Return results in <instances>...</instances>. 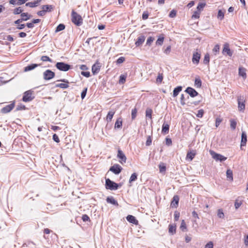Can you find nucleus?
I'll return each instance as SVG.
<instances>
[{"mask_svg": "<svg viewBox=\"0 0 248 248\" xmlns=\"http://www.w3.org/2000/svg\"><path fill=\"white\" fill-rule=\"evenodd\" d=\"M71 16L72 22L76 25L79 26L82 24L83 20L81 16L74 10L72 11Z\"/></svg>", "mask_w": 248, "mask_h": 248, "instance_id": "nucleus-1", "label": "nucleus"}, {"mask_svg": "<svg viewBox=\"0 0 248 248\" xmlns=\"http://www.w3.org/2000/svg\"><path fill=\"white\" fill-rule=\"evenodd\" d=\"M105 187L106 189L111 190H117L119 187L118 184L110 180L109 178L106 179Z\"/></svg>", "mask_w": 248, "mask_h": 248, "instance_id": "nucleus-2", "label": "nucleus"}, {"mask_svg": "<svg viewBox=\"0 0 248 248\" xmlns=\"http://www.w3.org/2000/svg\"><path fill=\"white\" fill-rule=\"evenodd\" d=\"M55 66L58 69L62 71H67L71 68L70 65L63 62H58Z\"/></svg>", "mask_w": 248, "mask_h": 248, "instance_id": "nucleus-3", "label": "nucleus"}, {"mask_svg": "<svg viewBox=\"0 0 248 248\" xmlns=\"http://www.w3.org/2000/svg\"><path fill=\"white\" fill-rule=\"evenodd\" d=\"M210 153L212 155V157L216 161H219L220 162L224 161L227 159V157L223 155L217 154L213 151H210Z\"/></svg>", "mask_w": 248, "mask_h": 248, "instance_id": "nucleus-4", "label": "nucleus"}, {"mask_svg": "<svg viewBox=\"0 0 248 248\" xmlns=\"http://www.w3.org/2000/svg\"><path fill=\"white\" fill-rule=\"evenodd\" d=\"M55 73L50 70H46L43 73V78L45 80H48L55 77Z\"/></svg>", "mask_w": 248, "mask_h": 248, "instance_id": "nucleus-5", "label": "nucleus"}, {"mask_svg": "<svg viewBox=\"0 0 248 248\" xmlns=\"http://www.w3.org/2000/svg\"><path fill=\"white\" fill-rule=\"evenodd\" d=\"M238 108L239 111H243L245 108V100L243 96H239L237 97Z\"/></svg>", "mask_w": 248, "mask_h": 248, "instance_id": "nucleus-6", "label": "nucleus"}, {"mask_svg": "<svg viewBox=\"0 0 248 248\" xmlns=\"http://www.w3.org/2000/svg\"><path fill=\"white\" fill-rule=\"evenodd\" d=\"M15 101H13L11 103L8 105L6 106L5 107L2 108L1 109V112L2 113H7L10 112L15 107Z\"/></svg>", "mask_w": 248, "mask_h": 248, "instance_id": "nucleus-7", "label": "nucleus"}, {"mask_svg": "<svg viewBox=\"0 0 248 248\" xmlns=\"http://www.w3.org/2000/svg\"><path fill=\"white\" fill-rule=\"evenodd\" d=\"M33 99L32 97V92L30 91H26L24 93L22 100L24 102H27L31 101Z\"/></svg>", "mask_w": 248, "mask_h": 248, "instance_id": "nucleus-8", "label": "nucleus"}, {"mask_svg": "<svg viewBox=\"0 0 248 248\" xmlns=\"http://www.w3.org/2000/svg\"><path fill=\"white\" fill-rule=\"evenodd\" d=\"M122 170V168L119 164H115L111 166L109 170L113 172L115 174H119Z\"/></svg>", "mask_w": 248, "mask_h": 248, "instance_id": "nucleus-9", "label": "nucleus"}, {"mask_svg": "<svg viewBox=\"0 0 248 248\" xmlns=\"http://www.w3.org/2000/svg\"><path fill=\"white\" fill-rule=\"evenodd\" d=\"M117 157L120 159L119 162L122 164L126 162V157L123 152L120 149H119L118 151Z\"/></svg>", "mask_w": 248, "mask_h": 248, "instance_id": "nucleus-10", "label": "nucleus"}, {"mask_svg": "<svg viewBox=\"0 0 248 248\" xmlns=\"http://www.w3.org/2000/svg\"><path fill=\"white\" fill-rule=\"evenodd\" d=\"M222 53L223 54H226L230 57H231L232 55V51L231 50L229 47V45L228 43L224 44L223 46V48L222 50Z\"/></svg>", "mask_w": 248, "mask_h": 248, "instance_id": "nucleus-11", "label": "nucleus"}, {"mask_svg": "<svg viewBox=\"0 0 248 248\" xmlns=\"http://www.w3.org/2000/svg\"><path fill=\"white\" fill-rule=\"evenodd\" d=\"M201 58V54L199 52H194L193 54L192 61L194 64L196 65L199 63V61Z\"/></svg>", "mask_w": 248, "mask_h": 248, "instance_id": "nucleus-12", "label": "nucleus"}, {"mask_svg": "<svg viewBox=\"0 0 248 248\" xmlns=\"http://www.w3.org/2000/svg\"><path fill=\"white\" fill-rule=\"evenodd\" d=\"M185 92L192 97H194L198 94V93L191 87H187Z\"/></svg>", "mask_w": 248, "mask_h": 248, "instance_id": "nucleus-13", "label": "nucleus"}, {"mask_svg": "<svg viewBox=\"0 0 248 248\" xmlns=\"http://www.w3.org/2000/svg\"><path fill=\"white\" fill-rule=\"evenodd\" d=\"M59 81L64 82V83H60L56 85V87H60L62 89H66L69 86L68 83H69L68 81L65 79H60Z\"/></svg>", "mask_w": 248, "mask_h": 248, "instance_id": "nucleus-14", "label": "nucleus"}, {"mask_svg": "<svg viewBox=\"0 0 248 248\" xmlns=\"http://www.w3.org/2000/svg\"><path fill=\"white\" fill-rule=\"evenodd\" d=\"M238 71L239 75L242 77L244 79H245L247 78L246 68L242 67H240L239 68Z\"/></svg>", "mask_w": 248, "mask_h": 248, "instance_id": "nucleus-15", "label": "nucleus"}, {"mask_svg": "<svg viewBox=\"0 0 248 248\" xmlns=\"http://www.w3.org/2000/svg\"><path fill=\"white\" fill-rule=\"evenodd\" d=\"M247 141V134L245 132H242L241 135V148L242 146H245Z\"/></svg>", "mask_w": 248, "mask_h": 248, "instance_id": "nucleus-16", "label": "nucleus"}, {"mask_svg": "<svg viewBox=\"0 0 248 248\" xmlns=\"http://www.w3.org/2000/svg\"><path fill=\"white\" fill-rule=\"evenodd\" d=\"M54 7L51 5H44L42 7V10L46 13V12H51L53 10Z\"/></svg>", "mask_w": 248, "mask_h": 248, "instance_id": "nucleus-17", "label": "nucleus"}, {"mask_svg": "<svg viewBox=\"0 0 248 248\" xmlns=\"http://www.w3.org/2000/svg\"><path fill=\"white\" fill-rule=\"evenodd\" d=\"M145 38L144 36H140L138 38L137 41L135 42L136 46H139L141 45L144 42Z\"/></svg>", "mask_w": 248, "mask_h": 248, "instance_id": "nucleus-18", "label": "nucleus"}, {"mask_svg": "<svg viewBox=\"0 0 248 248\" xmlns=\"http://www.w3.org/2000/svg\"><path fill=\"white\" fill-rule=\"evenodd\" d=\"M179 198L178 196L175 195L173 197L172 201L171 203V205L172 207H176L178 206V202H179Z\"/></svg>", "mask_w": 248, "mask_h": 248, "instance_id": "nucleus-19", "label": "nucleus"}, {"mask_svg": "<svg viewBox=\"0 0 248 248\" xmlns=\"http://www.w3.org/2000/svg\"><path fill=\"white\" fill-rule=\"evenodd\" d=\"M108 203H111L113 205L118 206V202L115 200L113 197H108L106 199Z\"/></svg>", "mask_w": 248, "mask_h": 248, "instance_id": "nucleus-20", "label": "nucleus"}, {"mask_svg": "<svg viewBox=\"0 0 248 248\" xmlns=\"http://www.w3.org/2000/svg\"><path fill=\"white\" fill-rule=\"evenodd\" d=\"M126 219L130 223H132L134 224H137L138 222V220L136 219V218L132 215L127 216L126 217Z\"/></svg>", "mask_w": 248, "mask_h": 248, "instance_id": "nucleus-21", "label": "nucleus"}, {"mask_svg": "<svg viewBox=\"0 0 248 248\" xmlns=\"http://www.w3.org/2000/svg\"><path fill=\"white\" fill-rule=\"evenodd\" d=\"M40 65V64H34V63L31 64L25 67L24 71L27 72V71L32 70Z\"/></svg>", "mask_w": 248, "mask_h": 248, "instance_id": "nucleus-22", "label": "nucleus"}, {"mask_svg": "<svg viewBox=\"0 0 248 248\" xmlns=\"http://www.w3.org/2000/svg\"><path fill=\"white\" fill-rule=\"evenodd\" d=\"M100 69V67L98 65L95 64H93L92 67V71L93 75H96L97 74Z\"/></svg>", "mask_w": 248, "mask_h": 248, "instance_id": "nucleus-23", "label": "nucleus"}, {"mask_svg": "<svg viewBox=\"0 0 248 248\" xmlns=\"http://www.w3.org/2000/svg\"><path fill=\"white\" fill-rule=\"evenodd\" d=\"M169 125L164 123L162 125V133L164 134H167L169 132Z\"/></svg>", "mask_w": 248, "mask_h": 248, "instance_id": "nucleus-24", "label": "nucleus"}, {"mask_svg": "<svg viewBox=\"0 0 248 248\" xmlns=\"http://www.w3.org/2000/svg\"><path fill=\"white\" fill-rule=\"evenodd\" d=\"M226 176L227 179L232 181L233 180V174L232 170L228 169L226 171Z\"/></svg>", "mask_w": 248, "mask_h": 248, "instance_id": "nucleus-25", "label": "nucleus"}, {"mask_svg": "<svg viewBox=\"0 0 248 248\" xmlns=\"http://www.w3.org/2000/svg\"><path fill=\"white\" fill-rule=\"evenodd\" d=\"M182 86H178L174 88L173 91V97H176L178 95L179 93L182 91Z\"/></svg>", "mask_w": 248, "mask_h": 248, "instance_id": "nucleus-26", "label": "nucleus"}, {"mask_svg": "<svg viewBox=\"0 0 248 248\" xmlns=\"http://www.w3.org/2000/svg\"><path fill=\"white\" fill-rule=\"evenodd\" d=\"M115 114V111L113 110L109 111L107 116V121L109 122H110Z\"/></svg>", "mask_w": 248, "mask_h": 248, "instance_id": "nucleus-27", "label": "nucleus"}, {"mask_svg": "<svg viewBox=\"0 0 248 248\" xmlns=\"http://www.w3.org/2000/svg\"><path fill=\"white\" fill-rule=\"evenodd\" d=\"M122 126V120L121 118L117 120L115 124V128H120Z\"/></svg>", "mask_w": 248, "mask_h": 248, "instance_id": "nucleus-28", "label": "nucleus"}, {"mask_svg": "<svg viewBox=\"0 0 248 248\" xmlns=\"http://www.w3.org/2000/svg\"><path fill=\"white\" fill-rule=\"evenodd\" d=\"M220 49V46L218 44L216 45L212 49V52L215 55H217V54L219 53Z\"/></svg>", "mask_w": 248, "mask_h": 248, "instance_id": "nucleus-29", "label": "nucleus"}, {"mask_svg": "<svg viewBox=\"0 0 248 248\" xmlns=\"http://www.w3.org/2000/svg\"><path fill=\"white\" fill-rule=\"evenodd\" d=\"M209 62H210V56H209V54L208 53H206L205 55H204V59H203V63L204 64H209Z\"/></svg>", "mask_w": 248, "mask_h": 248, "instance_id": "nucleus-30", "label": "nucleus"}, {"mask_svg": "<svg viewBox=\"0 0 248 248\" xmlns=\"http://www.w3.org/2000/svg\"><path fill=\"white\" fill-rule=\"evenodd\" d=\"M137 177L138 174L136 173H133L130 177L129 183H131L135 181L137 179Z\"/></svg>", "mask_w": 248, "mask_h": 248, "instance_id": "nucleus-31", "label": "nucleus"}, {"mask_svg": "<svg viewBox=\"0 0 248 248\" xmlns=\"http://www.w3.org/2000/svg\"><path fill=\"white\" fill-rule=\"evenodd\" d=\"M195 86L197 88H200L202 86V81L200 78H196L195 79Z\"/></svg>", "mask_w": 248, "mask_h": 248, "instance_id": "nucleus-32", "label": "nucleus"}, {"mask_svg": "<svg viewBox=\"0 0 248 248\" xmlns=\"http://www.w3.org/2000/svg\"><path fill=\"white\" fill-rule=\"evenodd\" d=\"M159 168L160 172L163 173V172H164L166 171V167L164 163H161L159 165Z\"/></svg>", "mask_w": 248, "mask_h": 248, "instance_id": "nucleus-33", "label": "nucleus"}, {"mask_svg": "<svg viewBox=\"0 0 248 248\" xmlns=\"http://www.w3.org/2000/svg\"><path fill=\"white\" fill-rule=\"evenodd\" d=\"M65 29V25L63 24H60L56 28L55 32H58L63 30Z\"/></svg>", "mask_w": 248, "mask_h": 248, "instance_id": "nucleus-34", "label": "nucleus"}, {"mask_svg": "<svg viewBox=\"0 0 248 248\" xmlns=\"http://www.w3.org/2000/svg\"><path fill=\"white\" fill-rule=\"evenodd\" d=\"M22 12L23 10L22 9V8L20 7H18L14 9L13 14L14 15H18L20 14H21V13H22Z\"/></svg>", "mask_w": 248, "mask_h": 248, "instance_id": "nucleus-35", "label": "nucleus"}, {"mask_svg": "<svg viewBox=\"0 0 248 248\" xmlns=\"http://www.w3.org/2000/svg\"><path fill=\"white\" fill-rule=\"evenodd\" d=\"M196 154L194 152H190L187 153L186 155V158H189L190 160H192Z\"/></svg>", "mask_w": 248, "mask_h": 248, "instance_id": "nucleus-36", "label": "nucleus"}, {"mask_svg": "<svg viewBox=\"0 0 248 248\" xmlns=\"http://www.w3.org/2000/svg\"><path fill=\"white\" fill-rule=\"evenodd\" d=\"M217 217L220 218H223L224 217V214L222 209L217 210Z\"/></svg>", "mask_w": 248, "mask_h": 248, "instance_id": "nucleus-37", "label": "nucleus"}, {"mask_svg": "<svg viewBox=\"0 0 248 248\" xmlns=\"http://www.w3.org/2000/svg\"><path fill=\"white\" fill-rule=\"evenodd\" d=\"M200 14H201V12L198 10H196V11H195L194 12V13L192 16V18H199L200 17Z\"/></svg>", "mask_w": 248, "mask_h": 248, "instance_id": "nucleus-38", "label": "nucleus"}, {"mask_svg": "<svg viewBox=\"0 0 248 248\" xmlns=\"http://www.w3.org/2000/svg\"><path fill=\"white\" fill-rule=\"evenodd\" d=\"M126 76L124 75H121L120 76L119 83L123 84L125 82Z\"/></svg>", "mask_w": 248, "mask_h": 248, "instance_id": "nucleus-39", "label": "nucleus"}, {"mask_svg": "<svg viewBox=\"0 0 248 248\" xmlns=\"http://www.w3.org/2000/svg\"><path fill=\"white\" fill-rule=\"evenodd\" d=\"M205 3H202V2L199 3L197 7V10L201 12L203 10V9L205 7Z\"/></svg>", "mask_w": 248, "mask_h": 248, "instance_id": "nucleus-40", "label": "nucleus"}, {"mask_svg": "<svg viewBox=\"0 0 248 248\" xmlns=\"http://www.w3.org/2000/svg\"><path fill=\"white\" fill-rule=\"evenodd\" d=\"M164 39V37H159L156 42V45L161 46L163 43Z\"/></svg>", "mask_w": 248, "mask_h": 248, "instance_id": "nucleus-41", "label": "nucleus"}, {"mask_svg": "<svg viewBox=\"0 0 248 248\" xmlns=\"http://www.w3.org/2000/svg\"><path fill=\"white\" fill-rule=\"evenodd\" d=\"M21 17L27 18V21L31 18V16L28 13H23L21 14Z\"/></svg>", "mask_w": 248, "mask_h": 248, "instance_id": "nucleus-42", "label": "nucleus"}, {"mask_svg": "<svg viewBox=\"0 0 248 248\" xmlns=\"http://www.w3.org/2000/svg\"><path fill=\"white\" fill-rule=\"evenodd\" d=\"M41 60L43 62H52V60L47 56H42Z\"/></svg>", "mask_w": 248, "mask_h": 248, "instance_id": "nucleus-43", "label": "nucleus"}, {"mask_svg": "<svg viewBox=\"0 0 248 248\" xmlns=\"http://www.w3.org/2000/svg\"><path fill=\"white\" fill-rule=\"evenodd\" d=\"M137 113V110L136 108H134L132 109V112H131V118L132 120H134L135 119Z\"/></svg>", "mask_w": 248, "mask_h": 248, "instance_id": "nucleus-44", "label": "nucleus"}, {"mask_svg": "<svg viewBox=\"0 0 248 248\" xmlns=\"http://www.w3.org/2000/svg\"><path fill=\"white\" fill-rule=\"evenodd\" d=\"M26 6H29L30 7H34L37 6V3L33 2H29L26 3Z\"/></svg>", "mask_w": 248, "mask_h": 248, "instance_id": "nucleus-45", "label": "nucleus"}, {"mask_svg": "<svg viewBox=\"0 0 248 248\" xmlns=\"http://www.w3.org/2000/svg\"><path fill=\"white\" fill-rule=\"evenodd\" d=\"M27 21V18L21 17V18L18 19L17 20L14 21L15 24H19L23 21Z\"/></svg>", "mask_w": 248, "mask_h": 248, "instance_id": "nucleus-46", "label": "nucleus"}, {"mask_svg": "<svg viewBox=\"0 0 248 248\" xmlns=\"http://www.w3.org/2000/svg\"><path fill=\"white\" fill-rule=\"evenodd\" d=\"M230 126L232 129H235L236 126V122L233 120H231Z\"/></svg>", "mask_w": 248, "mask_h": 248, "instance_id": "nucleus-47", "label": "nucleus"}, {"mask_svg": "<svg viewBox=\"0 0 248 248\" xmlns=\"http://www.w3.org/2000/svg\"><path fill=\"white\" fill-rule=\"evenodd\" d=\"M154 38L153 37H149L148 38L146 42V45L150 46L152 43L154 41Z\"/></svg>", "mask_w": 248, "mask_h": 248, "instance_id": "nucleus-48", "label": "nucleus"}, {"mask_svg": "<svg viewBox=\"0 0 248 248\" xmlns=\"http://www.w3.org/2000/svg\"><path fill=\"white\" fill-rule=\"evenodd\" d=\"M180 228L183 231H184L186 228V224L184 220H183L181 222Z\"/></svg>", "mask_w": 248, "mask_h": 248, "instance_id": "nucleus-49", "label": "nucleus"}, {"mask_svg": "<svg viewBox=\"0 0 248 248\" xmlns=\"http://www.w3.org/2000/svg\"><path fill=\"white\" fill-rule=\"evenodd\" d=\"M217 17L220 20H222L224 18V13L220 10H219L218 12Z\"/></svg>", "mask_w": 248, "mask_h": 248, "instance_id": "nucleus-50", "label": "nucleus"}, {"mask_svg": "<svg viewBox=\"0 0 248 248\" xmlns=\"http://www.w3.org/2000/svg\"><path fill=\"white\" fill-rule=\"evenodd\" d=\"M175 227L173 226L172 225H169V231L170 232L173 233L175 232Z\"/></svg>", "mask_w": 248, "mask_h": 248, "instance_id": "nucleus-51", "label": "nucleus"}, {"mask_svg": "<svg viewBox=\"0 0 248 248\" xmlns=\"http://www.w3.org/2000/svg\"><path fill=\"white\" fill-rule=\"evenodd\" d=\"M87 88H85V89H84V90L81 92V97L82 99H83L85 97L86 93H87Z\"/></svg>", "mask_w": 248, "mask_h": 248, "instance_id": "nucleus-52", "label": "nucleus"}, {"mask_svg": "<svg viewBox=\"0 0 248 248\" xmlns=\"http://www.w3.org/2000/svg\"><path fill=\"white\" fill-rule=\"evenodd\" d=\"M204 111L203 109H200L198 111L197 116L199 118H202L203 116Z\"/></svg>", "mask_w": 248, "mask_h": 248, "instance_id": "nucleus-53", "label": "nucleus"}, {"mask_svg": "<svg viewBox=\"0 0 248 248\" xmlns=\"http://www.w3.org/2000/svg\"><path fill=\"white\" fill-rule=\"evenodd\" d=\"M125 61V58L123 57H121L118 58L116 61L117 64H121Z\"/></svg>", "mask_w": 248, "mask_h": 248, "instance_id": "nucleus-54", "label": "nucleus"}, {"mask_svg": "<svg viewBox=\"0 0 248 248\" xmlns=\"http://www.w3.org/2000/svg\"><path fill=\"white\" fill-rule=\"evenodd\" d=\"M26 108V107L24 105H18L16 108V111H18V110H23V109H25Z\"/></svg>", "mask_w": 248, "mask_h": 248, "instance_id": "nucleus-55", "label": "nucleus"}, {"mask_svg": "<svg viewBox=\"0 0 248 248\" xmlns=\"http://www.w3.org/2000/svg\"><path fill=\"white\" fill-rule=\"evenodd\" d=\"M176 12L174 10H172L170 11L169 14V16L171 18H173L176 16Z\"/></svg>", "mask_w": 248, "mask_h": 248, "instance_id": "nucleus-56", "label": "nucleus"}, {"mask_svg": "<svg viewBox=\"0 0 248 248\" xmlns=\"http://www.w3.org/2000/svg\"><path fill=\"white\" fill-rule=\"evenodd\" d=\"M163 76L162 74H159L156 78V82L158 83H161L163 80Z\"/></svg>", "mask_w": 248, "mask_h": 248, "instance_id": "nucleus-57", "label": "nucleus"}, {"mask_svg": "<svg viewBox=\"0 0 248 248\" xmlns=\"http://www.w3.org/2000/svg\"><path fill=\"white\" fill-rule=\"evenodd\" d=\"M152 143V139L150 136H148L147 139V140L146 142V146H150L151 144Z\"/></svg>", "mask_w": 248, "mask_h": 248, "instance_id": "nucleus-58", "label": "nucleus"}, {"mask_svg": "<svg viewBox=\"0 0 248 248\" xmlns=\"http://www.w3.org/2000/svg\"><path fill=\"white\" fill-rule=\"evenodd\" d=\"M241 204H242L241 202H238V200H236L235 203H234V206H235V209H238L241 205Z\"/></svg>", "mask_w": 248, "mask_h": 248, "instance_id": "nucleus-59", "label": "nucleus"}, {"mask_svg": "<svg viewBox=\"0 0 248 248\" xmlns=\"http://www.w3.org/2000/svg\"><path fill=\"white\" fill-rule=\"evenodd\" d=\"M81 75L86 78H89L90 76V73L89 72L82 71Z\"/></svg>", "mask_w": 248, "mask_h": 248, "instance_id": "nucleus-60", "label": "nucleus"}, {"mask_svg": "<svg viewBox=\"0 0 248 248\" xmlns=\"http://www.w3.org/2000/svg\"><path fill=\"white\" fill-rule=\"evenodd\" d=\"M174 220L175 221H178L179 219V218L180 213L177 211H175L174 212Z\"/></svg>", "mask_w": 248, "mask_h": 248, "instance_id": "nucleus-61", "label": "nucleus"}, {"mask_svg": "<svg viewBox=\"0 0 248 248\" xmlns=\"http://www.w3.org/2000/svg\"><path fill=\"white\" fill-rule=\"evenodd\" d=\"M171 46H168L164 50V52L166 54H169L170 52Z\"/></svg>", "mask_w": 248, "mask_h": 248, "instance_id": "nucleus-62", "label": "nucleus"}, {"mask_svg": "<svg viewBox=\"0 0 248 248\" xmlns=\"http://www.w3.org/2000/svg\"><path fill=\"white\" fill-rule=\"evenodd\" d=\"M53 140L56 142L57 143H58L60 142V140L59 138V137L57 135V134H54L53 135Z\"/></svg>", "mask_w": 248, "mask_h": 248, "instance_id": "nucleus-63", "label": "nucleus"}, {"mask_svg": "<svg viewBox=\"0 0 248 248\" xmlns=\"http://www.w3.org/2000/svg\"><path fill=\"white\" fill-rule=\"evenodd\" d=\"M205 248H213V243L212 242L210 241L208 242L205 247Z\"/></svg>", "mask_w": 248, "mask_h": 248, "instance_id": "nucleus-64", "label": "nucleus"}]
</instances>
